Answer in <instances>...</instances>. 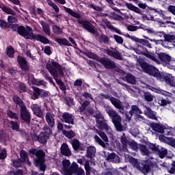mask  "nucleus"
I'll return each instance as SVG.
<instances>
[{
  "instance_id": "obj_1",
  "label": "nucleus",
  "mask_w": 175,
  "mask_h": 175,
  "mask_svg": "<svg viewBox=\"0 0 175 175\" xmlns=\"http://www.w3.org/2000/svg\"><path fill=\"white\" fill-rule=\"evenodd\" d=\"M18 32L19 35L25 38V39H34L35 40H37L38 42H40L41 43H44V44H47L50 43V40L45 38L44 36L36 34L33 35V32L32 31V29L29 27H24L23 26H20L18 28Z\"/></svg>"
},
{
  "instance_id": "obj_2",
  "label": "nucleus",
  "mask_w": 175,
  "mask_h": 175,
  "mask_svg": "<svg viewBox=\"0 0 175 175\" xmlns=\"http://www.w3.org/2000/svg\"><path fill=\"white\" fill-rule=\"evenodd\" d=\"M105 111L107 113L108 116H109L110 118H111L112 122L114 124L116 131H118V132H122L125 131V127H124L123 125L121 124V122H122V119L116 111H114L110 107H106Z\"/></svg>"
},
{
  "instance_id": "obj_3",
  "label": "nucleus",
  "mask_w": 175,
  "mask_h": 175,
  "mask_svg": "<svg viewBox=\"0 0 175 175\" xmlns=\"http://www.w3.org/2000/svg\"><path fill=\"white\" fill-rule=\"evenodd\" d=\"M137 61L139 64V66L145 72V73H148V75H150V76L157 77V79L160 80V81H163L165 76L162 77L159 69L154 67V66H149L148 64H147V63H144V62L142 59H137Z\"/></svg>"
},
{
  "instance_id": "obj_4",
  "label": "nucleus",
  "mask_w": 175,
  "mask_h": 175,
  "mask_svg": "<svg viewBox=\"0 0 175 175\" xmlns=\"http://www.w3.org/2000/svg\"><path fill=\"white\" fill-rule=\"evenodd\" d=\"M46 69L55 79L64 76V68H62V66L58 62L53 59L49 60L46 63Z\"/></svg>"
},
{
  "instance_id": "obj_5",
  "label": "nucleus",
  "mask_w": 175,
  "mask_h": 175,
  "mask_svg": "<svg viewBox=\"0 0 175 175\" xmlns=\"http://www.w3.org/2000/svg\"><path fill=\"white\" fill-rule=\"evenodd\" d=\"M13 100L14 103H16V105L21 107V116L22 120L26 122H29L31 120V114H29V111L27 109V107L24 105L23 100L21 99L20 97L14 96L13 97Z\"/></svg>"
},
{
  "instance_id": "obj_6",
  "label": "nucleus",
  "mask_w": 175,
  "mask_h": 175,
  "mask_svg": "<svg viewBox=\"0 0 175 175\" xmlns=\"http://www.w3.org/2000/svg\"><path fill=\"white\" fill-rule=\"evenodd\" d=\"M129 161L130 163H132L135 167L140 170L143 174H148V172H150V160H147V161H142V163L137 162V160L132 157H129Z\"/></svg>"
},
{
  "instance_id": "obj_7",
  "label": "nucleus",
  "mask_w": 175,
  "mask_h": 175,
  "mask_svg": "<svg viewBox=\"0 0 175 175\" xmlns=\"http://www.w3.org/2000/svg\"><path fill=\"white\" fill-rule=\"evenodd\" d=\"M30 154L36 155L37 159H36V166H40V170L44 172L46 170V165L44 163V152L42 150H36V149H31L29 150Z\"/></svg>"
},
{
  "instance_id": "obj_8",
  "label": "nucleus",
  "mask_w": 175,
  "mask_h": 175,
  "mask_svg": "<svg viewBox=\"0 0 175 175\" xmlns=\"http://www.w3.org/2000/svg\"><path fill=\"white\" fill-rule=\"evenodd\" d=\"M157 55L158 59L157 58V56H155V54L152 53L150 59H152V61H154V62H156V64H161L162 65H163V66H166V65H167V63L172 58L169 55L165 53H158Z\"/></svg>"
},
{
  "instance_id": "obj_9",
  "label": "nucleus",
  "mask_w": 175,
  "mask_h": 175,
  "mask_svg": "<svg viewBox=\"0 0 175 175\" xmlns=\"http://www.w3.org/2000/svg\"><path fill=\"white\" fill-rule=\"evenodd\" d=\"M62 170L66 175H72V172H76L77 168V163L73 162L70 165V161L64 159L62 161Z\"/></svg>"
},
{
  "instance_id": "obj_10",
  "label": "nucleus",
  "mask_w": 175,
  "mask_h": 175,
  "mask_svg": "<svg viewBox=\"0 0 175 175\" xmlns=\"http://www.w3.org/2000/svg\"><path fill=\"white\" fill-rule=\"evenodd\" d=\"M100 96H101L103 99H109L111 103H112L116 109H118L122 114L125 113V111H124V105H122V103L120 101V100L114 97H110L109 95L105 94H100Z\"/></svg>"
},
{
  "instance_id": "obj_11",
  "label": "nucleus",
  "mask_w": 175,
  "mask_h": 175,
  "mask_svg": "<svg viewBox=\"0 0 175 175\" xmlns=\"http://www.w3.org/2000/svg\"><path fill=\"white\" fill-rule=\"evenodd\" d=\"M125 6H126V8H127V9H129V10H131V12H135V13L141 14L142 16V18L144 20L154 21V16H152L151 15H146L144 14H142V10H140L139 8L135 6L133 4L129 3H126Z\"/></svg>"
},
{
  "instance_id": "obj_12",
  "label": "nucleus",
  "mask_w": 175,
  "mask_h": 175,
  "mask_svg": "<svg viewBox=\"0 0 175 175\" xmlns=\"http://www.w3.org/2000/svg\"><path fill=\"white\" fill-rule=\"evenodd\" d=\"M95 118L96 119V125L97 127L100 131H106V132H111V128H110L106 122H105V119L103 118V116L101 114L96 115Z\"/></svg>"
},
{
  "instance_id": "obj_13",
  "label": "nucleus",
  "mask_w": 175,
  "mask_h": 175,
  "mask_svg": "<svg viewBox=\"0 0 175 175\" xmlns=\"http://www.w3.org/2000/svg\"><path fill=\"white\" fill-rule=\"evenodd\" d=\"M143 112L142 111V110H140L139 108L137 107V105H132L131 106V110L128 113H126V118H127V120H131V118H132V116H133V114H135V116H137V119H138L139 121H143V120H144V118L142 116H140V114H142Z\"/></svg>"
},
{
  "instance_id": "obj_14",
  "label": "nucleus",
  "mask_w": 175,
  "mask_h": 175,
  "mask_svg": "<svg viewBox=\"0 0 175 175\" xmlns=\"http://www.w3.org/2000/svg\"><path fill=\"white\" fill-rule=\"evenodd\" d=\"M148 90L152 91L153 92H156V94H160V95H164V96H167V98H170L173 100H175V90H172V93L169 92H166L165 90H161L160 88H155L152 86H148Z\"/></svg>"
},
{
  "instance_id": "obj_15",
  "label": "nucleus",
  "mask_w": 175,
  "mask_h": 175,
  "mask_svg": "<svg viewBox=\"0 0 175 175\" xmlns=\"http://www.w3.org/2000/svg\"><path fill=\"white\" fill-rule=\"evenodd\" d=\"M98 62H100L106 69H113L116 68V64L107 57L98 59Z\"/></svg>"
},
{
  "instance_id": "obj_16",
  "label": "nucleus",
  "mask_w": 175,
  "mask_h": 175,
  "mask_svg": "<svg viewBox=\"0 0 175 175\" xmlns=\"http://www.w3.org/2000/svg\"><path fill=\"white\" fill-rule=\"evenodd\" d=\"M33 96L32 97V99L35 100V99H38L39 96H41V98H47L49 96V92L44 90H40L38 88H33Z\"/></svg>"
},
{
  "instance_id": "obj_17",
  "label": "nucleus",
  "mask_w": 175,
  "mask_h": 175,
  "mask_svg": "<svg viewBox=\"0 0 175 175\" xmlns=\"http://www.w3.org/2000/svg\"><path fill=\"white\" fill-rule=\"evenodd\" d=\"M135 53L138 55L142 54L150 59H151V57H152V53L148 52V51H147V49L142 45H137V47L135 48Z\"/></svg>"
},
{
  "instance_id": "obj_18",
  "label": "nucleus",
  "mask_w": 175,
  "mask_h": 175,
  "mask_svg": "<svg viewBox=\"0 0 175 175\" xmlns=\"http://www.w3.org/2000/svg\"><path fill=\"white\" fill-rule=\"evenodd\" d=\"M55 115L52 112H47L45 115V120L50 128H53L55 125Z\"/></svg>"
},
{
  "instance_id": "obj_19",
  "label": "nucleus",
  "mask_w": 175,
  "mask_h": 175,
  "mask_svg": "<svg viewBox=\"0 0 175 175\" xmlns=\"http://www.w3.org/2000/svg\"><path fill=\"white\" fill-rule=\"evenodd\" d=\"M77 23H79V24H81V25H82L85 29H87V31H88L91 33H95L96 31L94 27L91 26V23L90 22L84 21L83 19H78Z\"/></svg>"
},
{
  "instance_id": "obj_20",
  "label": "nucleus",
  "mask_w": 175,
  "mask_h": 175,
  "mask_svg": "<svg viewBox=\"0 0 175 175\" xmlns=\"http://www.w3.org/2000/svg\"><path fill=\"white\" fill-rule=\"evenodd\" d=\"M17 61L22 70H25V72L29 70V65H28V62H27L25 59L21 56H18Z\"/></svg>"
},
{
  "instance_id": "obj_21",
  "label": "nucleus",
  "mask_w": 175,
  "mask_h": 175,
  "mask_svg": "<svg viewBox=\"0 0 175 175\" xmlns=\"http://www.w3.org/2000/svg\"><path fill=\"white\" fill-rule=\"evenodd\" d=\"M31 110L33 111V114L36 116V117H39V118H43V111H42V109L40 108V107H39V105L36 104L32 105Z\"/></svg>"
},
{
  "instance_id": "obj_22",
  "label": "nucleus",
  "mask_w": 175,
  "mask_h": 175,
  "mask_svg": "<svg viewBox=\"0 0 175 175\" xmlns=\"http://www.w3.org/2000/svg\"><path fill=\"white\" fill-rule=\"evenodd\" d=\"M163 81H165L166 84L170 85V87H175V77L171 74H167L164 75V79Z\"/></svg>"
},
{
  "instance_id": "obj_23",
  "label": "nucleus",
  "mask_w": 175,
  "mask_h": 175,
  "mask_svg": "<svg viewBox=\"0 0 175 175\" xmlns=\"http://www.w3.org/2000/svg\"><path fill=\"white\" fill-rule=\"evenodd\" d=\"M62 121V122H66L67 124H71L72 125L75 124L73 116L67 112L63 113Z\"/></svg>"
},
{
  "instance_id": "obj_24",
  "label": "nucleus",
  "mask_w": 175,
  "mask_h": 175,
  "mask_svg": "<svg viewBox=\"0 0 175 175\" xmlns=\"http://www.w3.org/2000/svg\"><path fill=\"white\" fill-rule=\"evenodd\" d=\"M151 14H154V16H157V14H159L160 17H161L162 18L166 21H169L172 19V17L167 16L165 14V12L161 10L151 9Z\"/></svg>"
},
{
  "instance_id": "obj_25",
  "label": "nucleus",
  "mask_w": 175,
  "mask_h": 175,
  "mask_svg": "<svg viewBox=\"0 0 175 175\" xmlns=\"http://www.w3.org/2000/svg\"><path fill=\"white\" fill-rule=\"evenodd\" d=\"M151 128L154 132H158L159 133H165V126L158 124L152 123L151 124Z\"/></svg>"
},
{
  "instance_id": "obj_26",
  "label": "nucleus",
  "mask_w": 175,
  "mask_h": 175,
  "mask_svg": "<svg viewBox=\"0 0 175 175\" xmlns=\"http://www.w3.org/2000/svg\"><path fill=\"white\" fill-rule=\"evenodd\" d=\"M144 114L148 118H151V120H157V116H155V112L152 111L151 109L144 107Z\"/></svg>"
},
{
  "instance_id": "obj_27",
  "label": "nucleus",
  "mask_w": 175,
  "mask_h": 175,
  "mask_svg": "<svg viewBox=\"0 0 175 175\" xmlns=\"http://www.w3.org/2000/svg\"><path fill=\"white\" fill-rule=\"evenodd\" d=\"M61 152L62 155H65V157H70L72 155V152L66 144H63L62 145Z\"/></svg>"
},
{
  "instance_id": "obj_28",
  "label": "nucleus",
  "mask_w": 175,
  "mask_h": 175,
  "mask_svg": "<svg viewBox=\"0 0 175 175\" xmlns=\"http://www.w3.org/2000/svg\"><path fill=\"white\" fill-rule=\"evenodd\" d=\"M107 161L109 162H113V163H120V157H118V155L116 154L115 153H111L107 157Z\"/></svg>"
},
{
  "instance_id": "obj_29",
  "label": "nucleus",
  "mask_w": 175,
  "mask_h": 175,
  "mask_svg": "<svg viewBox=\"0 0 175 175\" xmlns=\"http://www.w3.org/2000/svg\"><path fill=\"white\" fill-rule=\"evenodd\" d=\"M106 53L108 55H110V57H113V58H116V59H122V56L118 52H114L113 51H110L108 49L106 51Z\"/></svg>"
},
{
  "instance_id": "obj_30",
  "label": "nucleus",
  "mask_w": 175,
  "mask_h": 175,
  "mask_svg": "<svg viewBox=\"0 0 175 175\" xmlns=\"http://www.w3.org/2000/svg\"><path fill=\"white\" fill-rule=\"evenodd\" d=\"M55 40L57 42V43L59 44V46H72V44H70L69 41L65 38H55Z\"/></svg>"
},
{
  "instance_id": "obj_31",
  "label": "nucleus",
  "mask_w": 175,
  "mask_h": 175,
  "mask_svg": "<svg viewBox=\"0 0 175 175\" xmlns=\"http://www.w3.org/2000/svg\"><path fill=\"white\" fill-rule=\"evenodd\" d=\"M174 129H173L171 126H164V133H165V135H167V136H174Z\"/></svg>"
},
{
  "instance_id": "obj_32",
  "label": "nucleus",
  "mask_w": 175,
  "mask_h": 175,
  "mask_svg": "<svg viewBox=\"0 0 175 175\" xmlns=\"http://www.w3.org/2000/svg\"><path fill=\"white\" fill-rule=\"evenodd\" d=\"M1 9L5 12V13H7V14H12V16H14L16 14V12H14L12 8L9 7H6L5 5H0Z\"/></svg>"
},
{
  "instance_id": "obj_33",
  "label": "nucleus",
  "mask_w": 175,
  "mask_h": 175,
  "mask_svg": "<svg viewBox=\"0 0 175 175\" xmlns=\"http://www.w3.org/2000/svg\"><path fill=\"white\" fill-rule=\"evenodd\" d=\"M65 12L75 18H81V16H80L77 12L72 11L70 8H65Z\"/></svg>"
},
{
  "instance_id": "obj_34",
  "label": "nucleus",
  "mask_w": 175,
  "mask_h": 175,
  "mask_svg": "<svg viewBox=\"0 0 175 175\" xmlns=\"http://www.w3.org/2000/svg\"><path fill=\"white\" fill-rule=\"evenodd\" d=\"M41 25L42 27V29L44 33H46V35H48V36H50V35H51V31L50 30V25L44 23H41Z\"/></svg>"
},
{
  "instance_id": "obj_35",
  "label": "nucleus",
  "mask_w": 175,
  "mask_h": 175,
  "mask_svg": "<svg viewBox=\"0 0 175 175\" xmlns=\"http://www.w3.org/2000/svg\"><path fill=\"white\" fill-rule=\"evenodd\" d=\"M62 134L68 139H73V137L76 136V133H75L73 131H66V130H63Z\"/></svg>"
},
{
  "instance_id": "obj_36",
  "label": "nucleus",
  "mask_w": 175,
  "mask_h": 175,
  "mask_svg": "<svg viewBox=\"0 0 175 175\" xmlns=\"http://www.w3.org/2000/svg\"><path fill=\"white\" fill-rule=\"evenodd\" d=\"M105 25H107V28H109V29H111V31H114L116 33H118L119 35H122L121 30H120V29L114 27V26L111 25L110 22H107Z\"/></svg>"
},
{
  "instance_id": "obj_37",
  "label": "nucleus",
  "mask_w": 175,
  "mask_h": 175,
  "mask_svg": "<svg viewBox=\"0 0 175 175\" xmlns=\"http://www.w3.org/2000/svg\"><path fill=\"white\" fill-rule=\"evenodd\" d=\"M139 150L141 151L142 155H145L146 157H149L150 151H148V149H147V147H146V146L140 145Z\"/></svg>"
},
{
  "instance_id": "obj_38",
  "label": "nucleus",
  "mask_w": 175,
  "mask_h": 175,
  "mask_svg": "<svg viewBox=\"0 0 175 175\" xmlns=\"http://www.w3.org/2000/svg\"><path fill=\"white\" fill-rule=\"evenodd\" d=\"M46 2L49 6L53 8V9L55 10V13H59V8L57 4L54 3L51 0H46Z\"/></svg>"
},
{
  "instance_id": "obj_39",
  "label": "nucleus",
  "mask_w": 175,
  "mask_h": 175,
  "mask_svg": "<svg viewBox=\"0 0 175 175\" xmlns=\"http://www.w3.org/2000/svg\"><path fill=\"white\" fill-rule=\"evenodd\" d=\"M47 139H49V136L45 135V134L41 133L38 137V142H39L40 143H42V144H44V143H46Z\"/></svg>"
},
{
  "instance_id": "obj_40",
  "label": "nucleus",
  "mask_w": 175,
  "mask_h": 175,
  "mask_svg": "<svg viewBox=\"0 0 175 175\" xmlns=\"http://www.w3.org/2000/svg\"><path fill=\"white\" fill-rule=\"evenodd\" d=\"M157 154H159V157L162 159L165 158V155H167V149L165 148H161V149L159 148L158 152Z\"/></svg>"
},
{
  "instance_id": "obj_41",
  "label": "nucleus",
  "mask_w": 175,
  "mask_h": 175,
  "mask_svg": "<svg viewBox=\"0 0 175 175\" xmlns=\"http://www.w3.org/2000/svg\"><path fill=\"white\" fill-rule=\"evenodd\" d=\"M126 79L130 84H136V78L131 74H128L126 76Z\"/></svg>"
},
{
  "instance_id": "obj_42",
  "label": "nucleus",
  "mask_w": 175,
  "mask_h": 175,
  "mask_svg": "<svg viewBox=\"0 0 175 175\" xmlns=\"http://www.w3.org/2000/svg\"><path fill=\"white\" fill-rule=\"evenodd\" d=\"M90 103L88 100H85L83 104L81 105V106L79 107V111L81 113H83L85 111V109H87V107H88V106H90Z\"/></svg>"
},
{
  "instance_id": "obj_43",
  "label": "nucleus",
  "mask_w": 175,
  "mask_h": 175,
  "mask_svg": "<svg viewBox=\"0 0 175 175\" xmlns=\"http://www.w3.org/2000/svg\"><path fill=\"white\" fill-rule=\"evenodd\" d=\"M96 133L100 135V137H101V139H103V140L105 143H109V138H107V135H106L105 134V133H103L102 131H97Z\"/></svg>"
},
{
  "instance_id": "obj_44",
  "label": "nucleus",
  "mask_w": 175,
  "mask_h": 175,
  "mask_svg": "<svg viewBox=\"0 0 175 175\" xmlns=\"http://www.w3.org/2000/svg\"><path fill=\"white\" fill-rule=\"evenodd\" d=\"M72 174H77V175H83L84 174V170L81 168H79V165L77 164V168L75 172H71V175Z\"/></svg>"
},
{
  "instance_id": "obj_45",
  "label": "nucleus",
  "mask_w": 175,
  "mask_h": 175,
  "mask_svg": "<svg viewBox=\"0 0 175 175\" xmlns=\"http://www.w3.org/2000/svg\"><path fill=\"white\" fill-rule=\"evenodd\" d=\"M71 144L75 150H79L80 148V142H79V139H73L71 142Z\"/></svg>"
},
{
  "instance_id": "obj_46",
  "label": "nucleus",
  "mask_w": 175,
  "mask_h": 175,
  "mask_svg": "<svg viewBox=\"0 0 175 175\" xmlns=\"http://www.w3.org/2000/svg\"><path fill=\"white\" fill-rule=\"evenodd\" d=\"M7 55L10 58H13L14 57V49L12 46H9L7 48Z\"/></svg>"
},
{
  "instance_id": "obj_47",
  "label": "nucleus",
  "mask_w": 175,
  "mask_h": 175,
  "mask_svg": "<svg viewBox=\"0 0 175 175\" xmlns=\"http://www.w3.org/2000/svg\"><path fill=\"white\" fill-rule=\"evenodd\" d=\"M169 69H175V60L170 59V61L167 63V65L165 66Z\"/></svg>"
},
{
  "instance_id": "obj_48",
  "label": "nucleus",
  "mask_w": 175,
  "mask_h": 175,
  "mask_svg": "<svg viewBox=\"0 0 175 175\" xmlns=\"http://www.w3.org/2000/svg\"><path fill=\"white\" fill-rule=\"evenodd\" d=\"M94 140L102 147H106V144H105V142H103V141H102V139L98 135L94 136Z\"/></svg>"
},
{
  "instance_id": "obj_49",
  "label": "nucleus",
  "mask_w": 175,
  "mask_h": 175,
  "mask_svg": "<svg viewBox=\"0 0 175 175\" xmlns=\"http://www.w3.org/2000/svg\"><path fill=\"white\" fill-rule=\"evenodd\" d=\"M10 124L11 125V128L12 129H13V131H18V128H20V125L18 124V123H17V122L11 121L10 122Z\"/></svg>"
},
{
  "instance_id": "obj_50",
  "label": "nucleus",
  "mask_w": 175,
  "mask_h": 175,
  "mask_svg": "<svg viewBox=\"0 0 175 175\" xmlns=\"http://www.w3.org/2000/svg\"><path fill=\"white\" fill-rule=\"evenodd\" d=\"M149 148L152 150L153 152H155L157 154L158 152V150H159V146L157 144H150Z\"/></svg>"
},
{
  "instance_id": "obj_51",
  "label": "nucleus",
  "mask_w": 175,
  "mask_h": 175,
  "mask_svg": "<svg viewBox=\"0 0 175 175\" xmlns=\"http://www.w3.org/2000/svg\"><path fill=\"white\" fill-rule=\"evenodd\" d=\"M87 57H88V58H91L92 59H96V61H98V59H100V58L98 57L96 54H94L92 52H88L86 53Z\"/></svg>"
},
{
  "instance_id": "obj_52",
  "label": "nucleus",
  "mask_w": 175,
  "mask_h": 175,
  "mask_svg": "<svg viewBox=\"0 0 175 175\" xmlns=\"http://www.w3.org/2000/svg\"><path fill=\"white\" fill-rule=\"evenodd\" d=\"M55 80L56 83L59 85V88L62 90V91H65V85H64V82L61 81L58 77L55 78Z\"/></svg>"
},
{
  "instance_id": "obj_53",
  "label": "nucleus",
  "mask_w": 175,
  "mask_h": 175,
  "mask_svg": "<svg viewBox=\"0 0 175 175\" xmlns=\"http://www.w3.org/2000/svg\"><path fill=\"white\" fill-rule=\"evenodd\" d=\"M139 43L142 44L143 46H146V47H148V49H152V46H151V44L147 40L141 39L139 41Z\"/></svg>"
},
{
  "instance_id": "obj_54",
  "label": "nucleus",
  "mask_w": 175,
  "mask_h": 175,
  "mask_svg": "<svg viewBox=\"0 0 175 175\" xmlns=\"http://www.w3.org/2000/svg\"><path fill=\"white\" fill-rule=\"evenodd\" d=\"M165 42H175V36L170 34H165Z\"/></svg>"
},
{
  "instance_id": "obj_55",
  "label": "nucleus",
  "mask_w": 175,
  "mask_h": 175,
  "mask_svg": "<svg viewBox=\"0 0 175 175\" xmlns=\"http://www.w3.org/2000/svg\"><path fill=\"white\" fill-rule=\"evenodd\" d=\"M84 167L86 174H90V172H91V167L90 166V161L88 160L85 161Z\"/></svg>"
},
{
  "instance_id": "obj_56",
  "label": "nucleus",
  "mask_w": 175,
  "mask_h": 175,
  "mask_svg": "<svg viewBox=\"0 0 175 175\" xmlns=\"http://www.w3.org/2000/svg\"><path fill=\"white\" fill-rule=\"evenodd\" d=\"M7 114L10 118H14V120H18V115H17V113H13L12 111H8Z\"/></svg>"
},
{
  "instance_id": "obj_57",
  "label": "nucleus",
  "mask_w": 175,
  "mask_h": 175,
  "mask_svg": "<svg viewBox=\"0 0 175 175\" xmlns=\"http://www.w3.org/2000/svg\"><path fill=\"white\" fill-rule=\"evenodd\" d=\"M53 31L54 33H56V35H61V33H62V29L58 27L57 25L53 26Z\"/></svg>"
},
{
  "instance_id": "obj_58",
  "label": "nucleus",
  "mask_w": 175,
  "mask_h": 175,
  "mask_svg": "<svg viewBox=\"0 0 175 175\" xmlns=\"http://www.w3.org/2000/svg\"><path fill=\"white\" fill-rule=\"evenodd\" d=\"M21 158L23 162H27V161H28V156L27 155V152H25V151H21Z\"/></svg>"
},
{
  "instance_id": "obj_59",
  "label": "nucleus",
  "mask_w": 175,
  "mask_h": 175,
  "mask_svg": "<svg viewBox=\"0 0 175 175\" xmlns=\"http://www.w3.org/2000/svg\"><path fill=\"white\" fill-rule=\"evenodd\" d=\"M88 155H92L96 152V148L94 146H90L88 148Z\"/></svg>"
},
{
  "instance_id": "obj_60",
  "label": "nucleus",
  "mask_w": 175,
  "mask_h": 175,
  "mask_svg": "<svg viewBox=\"0 0 175 175\" xmlns=\"http://www.w3.org/2000/svg\"><path fill=\"white\" fill-rule=\"evenodd\" d=\"M144 98L147 102H152V100H154V96H152L150 93H145Z\"/></svg>"
},
{
  "instance_id": "obj_61",
  "label": "nucleus",
  "mask_w": 175,
  "mask_h": 175,
  "mask_svg": "<svg viewBox=\"0 0 175 175\" xmlns=\"http://www.w3.org/2000/svg\"><path fill=\"white\" fill-rule=\"evenodd\" d=\"M167 172L170 174H175V161L172 163L171 167L167 169Z\"/></svg>"
},
{
  "instance_id": "obj_62",
  "label": "nucleus",
  "mask_w": 175,
  "mask_h": 175,
  "mask_svg": "<svg viewBox=\"0 0 175 175\" xmlns=\"http://www.w3.org/2000/svg\"><path fill=\"white\" fill-rule=\"evenodd\" d=\"M159 140H160V142H162L163 143H169L170 142L169 137L162 135H160L159 136Z\"/></svg>"
},
{
  "instance_id": "obj_63",
  "label": "nucleus",
  "mask_w": 175,
  "mask_h": 175,
  "mask_svg": "<svg viewBox=\"0 0 175 175\" xmlns=\"http://www.w3.org/2000/svg\"><path fill=\"white\" fill-rule=\"evenodd\" d=\"M8 21L10 24L13 23H17V18H16L14 15L8 16Z\"/></svg>"
},
{
  "instance_id": "obj_64",
  "label": "nucleus",
  "mask_w": 175,
  "mask_h": 175,
  "mask_svg": "<svg viewBox=\"0 0 175 175\" xmlns=\"http://www.w3.org/2000/svg\"><path fill=\"white\" fill-rule=\"evenodd\" d=\"M43 129L45 131V136L51 135V133H53L51 129H50V127H49L47 125H45Z\"/></svg>"
}]
</instances>
